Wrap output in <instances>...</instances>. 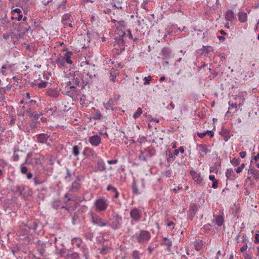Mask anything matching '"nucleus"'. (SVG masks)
<instances>
[{
	"label": "nucleus",
	"instance_id": "nucleus-54",
	"mask_svg": "<svg viewBox=\"0 0 259 259\" xmlns=\"http://www.w3.org/2000/svg\"><path fill=\"white\" fill-rule=\"evenodd\" d=\"M226 176L228 179L231 177V171H230L229 169L226 171Z\"/></svg>",
	"mask_w": 259,
	"mask_h": 259
},
{
	"label": "nucleus",
	"instance_id": "nucleus-62",
	"mask_svg": "<svg viewBox=\"0 0 259 259\" xmlns=\"http://www.w3.org/2000/svg\"><path fill=\"white\" fill-rule=\"evenodd\" d=\"M218 38L219 39V40H225V37H223V36H218Z\"/></svg>",
	"mask_w": 259,
	"mask_h": 259
},
{
	"label": "nucleus",
	"instance_id": "nucleus-50",
	"mask_svg": "<svg viewBox=\"0 0 259 259\" xmlns=\"http://www.w3.org/2000/svg\"><path fill=\"white\" fill-rule=\"evenodd\" d=\"M171 171L169 170L166 171L164 173V176L166 177H169L171 176Z\"/></svg>",
	"mask_w": 259,
	"mask_h": 259
},
{
	"label": "nucleus",
	"instance_id": "nucleus-30",
	"mask_svg": "<svg viewBox=\"0 0 259 259\" xmlns=\"http://www.w3.org/2000/svg\"><path fill=\"white\" fill-rule=\"evenodd\" d=\"M152 77L151 76H148L147 77H145L144 79V84L145 85H148L150 84V81L151 80Z\"/></svg>",
	"mask_w": 259,
	"mask_h": 259
},
{
	"label": "nucleus",
	"instance_id": "nucleus-21",
	"mask_svg": "<svg viewBox=\"0 0 259 259\" xmlns=\"http://www.w3.org/2000/svg\"><path fill=\"white\" fill-rule=\"evenodd\" d=\"M81 243L82 241L80 238H75L72 240V244L78 248L80 247Z\"/></svg>",
	"mask_w": 259,
	"mask_h": 259
},
{
	"label": "nucleus",
	"instance_id": "nucleus-14",
	"mask_svg": "<svg viewBox=\"0 0 259 259\" xmlns=\"http://www.w3.org/2000/svg\"><path fill=\"white\" fill-rule=\"evenodd\" d=\"M38 142L44 144L46 143L49 136L45 134H40L36 136Z\"/></svg>",
	"mask_w": 259,
	"mask_h": 259
},
{
	"label": "nucleus",
	"instance_id": "nucleus-19",
	"mask_svg": "<svg viewBox=\"0 0 259 259\" xmlns=\"http://www.w3.org/2000/svg\"><path fill=\"white\" fill-rule=\"evenodd\" d=\"M247 14L244 12H240L238 14L239 20L243 23L245 22L247 20Z\"/></svg>",
	"mask_w": 259,
	"mask_h": 259
},
{
	"label": "nucleus",
	"instance_id": "nucleus-6",
	"mask_svg": "<svg viewBox=\"0 0 259 259\" xmlns=\"http://www.w3.org/2000/svg\"><path fill=\"white\" fill-rule=\"evenodd\" d=\"M91 220L93 225L99 227H104L107 225L106 221L98 215H92Z\"/></svg>",
	"mask_w": 259,
	"mask_h": 259
},
{
	"label": "nucleus",
	"instance_id": "nucleus-61",
	"mask_svg": "<svg viewBox=\"0 0 259 259\" xmlns=\"http://www.w3.org/2000/svg\"><path fill=\"white\" fill-rule=\"evenodd\" d=\"M254 159L255 161H257L258 159L259 160V153H258L257 155L254 156Z\"/></svg>",
	"mask_w": 259,
	"mask_h": 259
},
{
	"label": "nucleus",
	"instance_id": "nucleus-27",
	"mask_svg": "<svg viewBox=\"0 0 259 259\" xmlns=\"http://www.w3.org/2000/svg\"><path fill=\"white\" fill-rule=\"evenodd\" d=\"M142 113V109L141 108H138L137 111L133 115V117L135 119L138 118Z\"/></svg>",
	"mask_w": 259,
	"mask_h": 259
},
{
	"label": "nucleus",
	"instance_id": "nucleus-13",
	"mask_svg": "<svg viewBox=\"0 0 259 259\" xmlns=\"http://www.w3.org/2000/svg\"><path fill=\"white\" fill-rule=\"evenodd\" d=\"M185 151V149L183 147H180L178 149H175L173 153H171L169 152V156L167 158V161H169L170 160H174L173 157H175L176 156H178L179 153H184Z\"/></svg>",
	"mask_w": 259,
	"mask_h": 259
},
{
	"label": "nucleus",
	"instance_id": "nucleus-45",
	"mask_svg": "<svg viewBox=\"0 0 259 259\" xmlns=\"http://www.w3.org/2000/svg\"><path fill=\"white\" fill-rule=\"evenodd\" d=\"M213 188H217L218 187V181L215 180L212 182V184L211 186Z\"/></svg>",
	"mask_w": 259,
	"mask_h": 259
},
{
	"label": "nucleus",
	"instance_id": "nucleus-49",
	"mask_svg": "<svg viewBox=\"0 0 259 259\" xmlns=\"http://www.w3.org/2000/svg\"><path fill=\"white\" fill-rule=\"evenodd\" d=\"M197 135L200 138H203L206 136L205 132L202 133H198Z\"/></svg>",
	"mask_w": 259,
	"mask_h": 259
},
{
	"label": "nucleus",
	"instance_id": "nucleus-56",
	"mask_svg": "<svg viewBox=\"0 0 259 259\" xmlns=\"http://www.w3.org/2000/svg\"><path fill=\"white\" fill-rule=\"evenodd\" d=\"M147 250L148 251L149 253L150 254V253H151L152 252V251L153 250V248H152L151 246H149L147 248Z\"/></svg>",
	"mask_w": 259,
	"mask_h": 259
},
{
	"label": "nucleus",
	"instance_id": "nucleus-3",
	"mask_svg": "<svg viewBox=\"0 0 259 259\" xmlns=\"http://www.w3.org/2000/svg\"><path fill=\"white\" fill-rule=\"evenodd\" d=\"M108 201L104 197H100L94 202L95 209L98 212L105 211L108 206Z\"/></svg>",
	"mask_w": 259,
	"mask_h": 259
},
{
	"label": "nucleus",
	"instance_id": "nucleus-26",
	"mask_svg": "<svg viewBox=\"0 0 259 259\" xmlns=\"http://www.w3.org/2000/svg\"><path fill=\"white\" fill-rule=\"evenodd\" d=\"M72 153L74 156H77L79 153V148L78 146H74L73 147Z\"/></svg>",
	"mask_w": 259,
	"mask_h": 259
},
{
	"label": "nucleus",
	"instance_id": "nucleus-48",
	"mask_svg": "<svg viewBox=\"0 0 259 259\" xmlns=\"http://www.w3.org/2000/svg\"><path fill=\"white\" fill-rule=\"evenodd\" d=\"M239 155L241 158H244L246 155V152L245 151H242L240 152Z\"/></svg>",
	"mask_w": 259,
	"mask_h": 259
},
{
	"label": "nucleus",
	"instance_id": "nucleus-24",
	"mask_svg": "<svg viewBox=\"0 0 259 259\" xmlns=\"http://www.w3.org/2000/svg\"><path fill=\"white\" fill-rule=\"evenodd\" d=\"M142 254L139 251L134 250L132 253L133 259H141V255Z\"/></svg>",
	"mask_w": 259,
	"mask_h": 259
},
{
	"label": "nucleus",
	"instance_id": "nucleus-8",
	"mask_svg": "<svg viewBox=\"0 0 259 259\" xmlns=\"http://www.w3.org/2000/svg\"><path fill=\"white\" fill-rule=\"evenodd\" d=\"M11 13L12 15L11 16V19L12 20H16L18 21L22 20L23 15L22 14V11L20 9L16 8L13 10Z\"/></svg>",
	"mask_w": 259,
	"mask_h": 259
},
{
	"label": "nucleus",
	"instance_id": "nucleus-1",
	"mask_svg": "<svg viewBox=\"0 0 259 259\" xmlns=\"http://www.w3.org/2000/svg\"><path fill=\"white\" fill-rule=\"evenodd\" d=\"M151 238L150 233L146 230H140L132 236V238L136 242L140 244L147 243Z\"/></svg>",
	"mask_w": 259,
	"mask_h": 259
},
{
	"label": "nucleus",
	"instance_id": "nucleus-31",
	"mask_svg": "<svg viewBox=\"0 0 259 259\" xmlns=\"http://www.w3.org/2000/svg\"><path fill=\"white\" fill-rule=\"evenodd\" d=\"M162 53L166 58L169 57L170 55V51L168 49L164 48L162 50Z\"/></svg>",
	"mask_w": 259,
	"mask_h": 259
},
{
	"label": "nucleus",
	"instance_id": "nucleus-4",
	"mask_svg": "<svg viewBox=\"0 0 259 259\" xmlns=\"http://www.w3.org/2000/svg\"><path fill=\"white\" fill-rule=\"evenodd\" d=\"M122 224V218L118 214H115L113 216L112 221L110 223L109 226L113 229H119Z\"/></svg>",
	"mask_w": 259,
	"mask_h": 259
},
{
	"label": "nucleus",
	"instance_id": "nucleus-15",
	"mask_svg": "<svg viewBox=\"0 0 259 259\" xmlns=\"http://www.w3.org/2000/svg\"><path fill=\"white\" fill-rule=\"evenodd\" d=\"M162 244L167 246V250L170 251V247L172 246V241L167 237H164L162 240Z\"/></svg>",
	"mask_w": 259,
	"mask_h": 259
},
{
	"label": "nucleus",
	"instance_id": "nucleus-57",
	"mask_svg": "<svg viewBox=\"0 0 259 259\" xmlns=\"http://www.w3.org/2000/svg\"><path fill=\"white\" fill-rule=\"evenodd\" d=\"M32 113H33V112H31L30 109H29V110H27L26 111V114L29 116H30L31 114H32Z\"/></svg>",
	"mask_w": 259,
	"mask_h": 259
},
{
	"label": "nucleus",
	"instance_id": "nucleus-32",
	"mask_svg": "<svg viewBox=\"0 0 259 259\" xmlns=\"http://www.w3.org/2000/svg\"><path fill=\"white\" fill-rule=\"evenodd\" d=\"M85 152L86 153L89 154L91 155H94L95 154L94 150L91 148H87L85 150Z\"/></svg>",
	"mask_w": 259,
	"mask_h": 259
},
{
	"label": "nucleus",
	"instance_id": "nucleus-16",
	"mask_svg": "<svg viewBox=\"0 0 259 259\" xmlns=\"http://www.w3.org/2000/svg\"><path fill=\"white\" fill-rule=\"evenodd\" d=\"M235 18L234 12L232 10H228L225 15V18L228 21H232Z\"/></svg>",
	"mask_w": 259,
	"mask_h": 259
},
{
	"label": "nucleus",
	"instance_id": "nucleus-46",
	"mask_svg": "<svg viewBox=\"0 0 259 259\" xmlns=\"http://www.w3.org/2000/svg\"><path fill=\"white\" fill-rule=\"evenodd\" d=\"M34 183L36 185L41 184L42 183V182L41 181L38 180L37 178H34Z\"/></svg>",
	"mask_w": 259,
	"mask_h": 259
},
{
	"label": "nucleus",
	"instance_id": "nucleus-9",
	"mask_svg": "<svg viewBox=\"0 0 259 259\" xmlns=\"http://www.w3.org/2000/svg\"><path fill=\"white\" fill-rule=\"evenodd\" d=\"M89 142L93 146L97 147L101 143V138L100 136L94 135L89 138Z\"/></svg>",
	"mask_w": 259,
	"mask_h": 259
},
{
	"label": "nucleus",
	"instance_id": "nucleus-37",
	"mask_svg": "<svg viewBox=\"0 0 259 259\" xmlns=\"http://www.w3.org/2000/svg\"><path fill=\"white\" fill-rule=\"evenodd\" d=\"M8 66L7 65H4L2 66L1 68V72L3 73V75H6V72L5 71V69L7 68Z\"/></svg>",
	"mask_w": 259,
	"mask_h": 259
},
{
	"label": "nucleus",
	"instance_id": "nucleus-18",
	"mask_svg": "<svg viewBox=\"0 0 259 259\" xmlns=\"http://www.w3.org/2000/svg\"><path fill=\"white\" fill-rule=\"evenodd\" d=\"M107 190L109 191H111V192H112L114 194V198L116 199L118 197L119 193L115 188L112 187L111 185H109V186H108V187L107 188Z\"/></svg>",
	"mask_w": 259,
	"mask_h": 259
},
{
	"label": "nucleus",
	"instance_id": "nucleus-2",
	"mask_svg": "<svg viewBox=\"0 0 259 259\" xmlns=\"http://www.w3.org/2000/svg\"><path fill=\"white\" fill-rule=\"evenodd\" d=\"M72 54V52H67L63 56L60 55L56 60L55 63L57 64L58 66L60 68L65 67V63L71 64L72 61L71 59V57Z\"/></svg>",
	"mask_w": 259,
	"mask_h": 259
},
{
	"label": "nucleus",
	"instance_id": "nucleus-28",
	"mask_svg": "<svg viewBox=\"0 0 259 259\" xmlns=\"http://www.w3.org/2000/svg\"><path fill=\"white\" fill-rule=\"evenodd\" d=\"M48 83L45 81H41L40 82L37 83V87L40 89L45 88L47 87Z\"/></svg>",
	"mask_w": 259,
	"mask_h": 259
},
{
	"label": "nucleus",
	"instance_id": "nucleus-35",
	"mask_svg": "<svg viewBox=\"0 0 259 259\" xmlns=\"http://www.w3.org/2000/svg\"><path fill=\"white\" fill-rule=\"evenodd\" d=\"M40 114L37 113V112H33L32 114H31L30 117H33L35 118V119H38V118L40 117Z\"/></svg>",
	"mask_w": 259,
	"mask_h": 259
},
{
	"label": "nucleus",
	"instance_id": "nucleus-29",
	"mask_svg": "<svg viewBox=\"0 0 259 259\" xmlns=\"http://www.w3.org/2000/svg\"><path fill=\"white\" fill-rule=\"evenodd\" d=\"M251 172L253 175V177L255 179H259V173L258 170L256 169H251Z\"/></svg>",
	"mask_w": 259,
	"mask_h": 259
},
{
	"label": "nucleus",
	"instance_id": "nucleus-5",
	"mask_svg": "<svg viewBox=\"0 0 259 259\" xmlns=\"http://www.w3.org/2000/svg\"><path fill=\"white\" fill-rule=\"evenodd\" d=\"M190 174L196 184L201 186L203 185V179L200 172L191 170L190 171Z\"/></svg>",
	"mask_w": 259,
	"mask_h": 259
},
{
	"label": "nucleus",
	"instance_id": "nucleus-20",
	"mask_svg": "<svg viewBox=\"0 0 259 259\" xmlns=\"http://www.w3.org/2000/svg\"><path fill=\"white\" fill-rule=\"evenodd\" d=\"M209 146H206L204 144H200L199 145V148L200 151H201L204 154H207L208 152H210V150L209 149Z\"/></svg>",
	"mask_w": 259,
	"mask_h": 259
},
{
	"label": "nucleus",
	"instance_id": "nucleus-63",
	"mask_svg": "<svg viewBox=\"0 0 259 259\" xmlns=\"http://www.w3.org/2000/svg\"><path fill=\"white\" fill-rule=\"evenodd\" d=\"M215 170V168L214 167H210V172H214Z\"/></svg>",
	"mask_w": 259,
	"mask_h": 259
},
{
	"label": "nucleus",
	"instance_id": "nucleus-47",
	"mask_svg": "<svg viewBox=\"0 0 259 259\" xmlns=\"http://www.w3.org/2000/svg\"><path fill=\"white\" fill-rule=\"evenodd\" d=\"M9 37H10V35L8 33H4L3 35V38L5 40L9 39Z\"/></svg>",
	"mask_w": 259,
	"mask_h": 259
},
{
	"label": "nucleus",
	"instance_id": "nucleus-12",
	"mask_svg": "<svg viewBox=\"0 0 259 259\" xmlns=\"http://www.w3.org/2000/svg\"><path fill=\"white\" fill-rule=\"evenodd\" d=\"M151 156L152 154L149 149H146L144 151L141 152L139 156V159L142 161H148Z\"/></svg>",
	"mask_w": 259,
	"mask_h": 259
},
{
	"label": "nucleus",
	"instance_id": "nucleus-64",
	"mask_svg": "<svg viewBox=\"0 0 259 259\" xmlns=\"http://www.w3.org/2000/svg\"><path fill=\"white\" fill-rule=\"evenodd\" d=\"M165 77H164V76H161V77L160 78V79H159V81H161H161H164V80H165Z\"/></svg>",
	"mask_w": 259,
	"mask_h": 259
},
{
	"label": "nucleus",
	"instance_id": "nucleus-40",
	"mask_svg": "<svg viewBox=\"0 0 259 259\" xmlns=\"http://www.w3.org/2000/svg\"><path fill=\"white\" fill-rule=\"evenodd\" d=\"M72 82H73V84H74L76 85H78L79 84V82H80L79 79L77 78H74L72 80Z\"/></svg>",
	"mask_w": 259,
	"mask_h": 259
},
{
	"label": "nucleus",
	"instance_id": "nucleus-11",
	"mask_svg": "<svg viewBox=\"0 0 259 259\" xmlns=\"http://www.w3.org/2000/svg\"><path fill=\"white\" fill-rule=\"evenodd\" d=\"M130 216L133 220L138 221L141 218V212L139 209L134 208L131 211Z\"/></svg>",
	"mask_w": 259,
	"mask_h": 259
},
{
	"label": "nucleus",
	"instance_id": "nucleus-39",
	"mask_svg": "<svg viewBox=\"0 0 259 259\" xmlns=\"http://www.w3.org/2000/svg\"><path fill=\"white\" fill-rule=\"evenodd\" d=\"M254 243L255 244L259 243V234L256 233L255 235Z\"/></svg>",
	"mask_w": 259,
	"mask_h": 259
},
{
	"label": "nucleus",
	"instance_id": "nucleus-53",
	"mask_svg": "<svg viewBox=\"0 0 259 259\" xmlns=\"http://www.w3.org/2000/svg\"><path fill=\"white\" fill-rule=\"evenodd\" d=\"M26 176L28 179H30L32 177V174L31 172H28L26 174Z\"/></svg>",
	"mask_w": 259,
	"mask_h": 259
},
{
	"label": "nucleus",
	"instance_id": "nucleus-44",
	"mask_svg": "<svg viewBox=\"0 0 259 259\" xmlns=\"http://www.w3.org/2000/svg\"><path fill=\"white\" fill-rule=\"evenodd\" d=\"M167 226L169 227H171L173 229L175 228V224L172 222H168Z\"/></svg>",
	"mask_w": 259,
	"mask_h": 259
},
{
	"label": "nucleus",
	"instance_id": "nucleus-38",
	"mask_svg": "<svg viewBox=\"0 0 259 259\" xmlns=\"http://www.w3.org/2000/svg\"><path fill=\"white\" fill-rule=\"evenodd\" d=\"M27 170V168L25 166H24L23 165H22L21 168V171L23 174H26Z\"/></svg>",
	"mask_w": 259,
	"mask_h": 259
},
{
	"label": "nucleus",
	"instance_id": "nucleus-58",
	"mask_svg": "<svg viewBox=\"0 0 259 259\" xmlns=\"http://www.w3.org/2000/svg\"><path fill=\"white\" fill-rule=\"evenodd\" d=\"M72 84V82L71 81H68L67 82V84H68V86L70 87V89H73L74 88L73 85H71Z\"/></svg>",
	"mask_w": 259,
	"mask_h": 259
},
{
	"label": "nucleus",
	"instance_id": "nucleus-43",
	"mask_svg": "<svg viewBox=\"0 0 259 259\" xmlns=\"http://www.w3.org/2000/svg\"><path fill=\"white\" fill-rule=\"evenodd\" d=\"M247 248H248L247 245L245 244V245H243L240 248V251L242 252H244L245 251H246L247 250Z\"/></svg>",
	"mask_w": 259,
	"mask_h": 259
},
{
	"label": "nucleus",
	"instance_id": "nucleus-22",
	"mask_svg": "<svg viewBox=\"0 0 259 259\" xmlns=\"http://www.w3.org/2000/svg\"><path fill=\"white\" fill-rule=\"evenodd\" d=\"M70 15L69 14H66L63 15L62 18V22L65 25H67L68 23L70 21Z\"/></svg>",
	"mask_w": 259,
	"mask_h": 259
},
{
	"label": "nucleus",
	"instance_id": "nucleus-36",
	"mask_svg": "<svg viewBox=\"0 0 259 259\" xmlns=\"http://www.w3.org/2000/svg\"><path fill=\"white\" fill-rule=\"evenodd\" d=\"M244 167V164L243 163L241 166L237 167L236 169V171L237 173H240L242 171V169Z\"/></svg>",
	"mask_w": 259,
	"mask_h": 259
},
{
	"label": "nucleus",
	"instance_id": "nucleus-55",
	"mask_svg": "<svg viewBox=\"0 0 259 259\" xmlns=\"http://www.w3.org/2000/svg\"><path fill=\"white\" fill-rule=\"evenodd\" d=\"M182 187H177V188H175L174 189H173V191L175 192V193H177L179 190L180 189H182Z\"/></svg>",
	"mask_w": 259,
	"mask_h": 259
},
{
	"label": "nucleus",
	"instance_id": "nucleus-17",
	"mask_svg": "<svg viewBox=\"0 0 259 259\" xmlns=\"http://www.w3.org/2000/svg\"><path fill=\"white\" fill-rule=\"evenodd\" d=\"M115 101L113 99H110L109 101L104 104V107L107 110H112L113 106L117 105V104H115Z\"/></svg>",
	"mask_w": 259,
	"mask_h": 259
},
{
	"label": "nucleus",
	"instance_id": "nucleus-52",
	"mask_svg": "<svg viewBox=\"0 0 259 259\" xmlns=\"http://www.w3.org/2000/svg\"><path fill=\"white\" fill-rule=\"evenodd\" d=\"M209 179L210 180V181H212V182L213 181H214L215 180H217L215 179V177L214 175H210L209 176Z\"/></svg>",
	"mask_w": 259,
	"mask_h": 259
},
{
	"label": "nucleus",
	"instance_id": "nucleus-34",
	"mask_svg": "<svg viewBox=\"0 0 259 259\" xmlns=\"http://www.w3.org/2000/svg\"><path fill=\"white\" fill-rule=\"evenodd\" d=\"M132 188H133V191L134 193H135L136 194H139V192H138V188L136 185V184L135 183H133Z\"/></svg>",
	"mask_w": 259,
	"mask_h": 259
},
{
	"label": "nucleus",
	"instance_id": "nucleus-33",
	"mask_svg": "<svg viewBox=\"0 0 259 259\" xmlns=\"http://www.w3.org/2000/svg\"><path fill=\"white\" fill-rule=\"evenodd\" d=\"M109 250H110V248H109L108 247L103 246L100 252L101 253L104 254H106L108 251Z\"/></svg>",
	"mask_w": 259,
	"mask_h": 259
},
{
	"label": "nucleus",
	"instance_id": "nucleus-7",
	"mask_svg": "<svg viewBox=\"0 0 259 259\" xmlns=\"http://www.w3.org/2000/svg\"><path fill=\"white\" fill-rule=\"evenodd\" d=\"M87 66L83 69V72L87 75L89 76L90 79L95 76V65L89 64L87 62H85Z\"/></svg>",
	"mask_w": 259,
	"mask_h": 259
},
{
	"label": "nucleus",
	"instance_id": "nucleus-42",
	"mask_svg": "<svg viewBox=\"0 0 259 259\" xmlns=\"http://www.w3.org/2000/svg\"><path fill=\"white\" fill-rule=\"evenodd\" d=\"M229 104L230 105L229 109H231L233 108H236L237 107V105L236 103H234V104L232 103V104H230V102H229Z\"/></svg>",
	"mask_w": 259,
	"mask_h": 259
},
{
	"label": "nucleus",
	"instance_id": "nucleus-25",
	"mask_svg": "<svg viewBox=\"0 0 259 259\" xmlns=\"http://www.w3.org/2000/svg\"><path fill=\"white\" fill-rule=\"evenodd\" d=\"M101 116H102V114H101L100 111L99 110H97L95 112V113L94 114L93 118L95 119L98 120V119H100V118H101Z\"/></svg>",
	"mask_w": 259,
	"mask_h": 259
},
{
	"label": "nucleus",
	"instance_id": "nucleus-10",
	"mask_svg": "<svg viewBox=\"0 0 259 259\" xmlns=\"http://www.w3.org/2000/svg\"><path fill=\"white\" fill-rule=\"evenodd\" d=\"M26 155L23 151L17 150L13 153V158L14 161L22 160V158H25Z\"/></svg>",
	"mask_w": 259,
	"mask_h": 259
},
{
	"label": "nucleus",
	"instance_id": "nucleus-51",
	"mask_svg": "<svg viewBox=\"0 0 259 259\" xmlns=\"http://www.w3.org/2000/svg\"><path fill=\"white\" fill-rule=\"evenodd\" d=\"M127 36L130 39H132L133 38V35H132V32H131V31L128 30L127 31Z\"/></svg>",
	"mask_w": 259,
	"mask_h": 259
},
{
	"label": "nucleus",
	"instance_id": "nucleus-60",
	"mask_svg": "<svg viewBox=\"0 0 259 259\" xmlns=\"http://www.w3.org/2000/svg\"><path fill=\"white\" fill-rule=\"evenodd\" d=\"M116 75H112L111 76V80L112 81H113V82H114L115 81V79H116Z\"/></svg>",
	"mask_w": 259,
	"mask_h": 259
},
{
	"label": "nucleus",
	"instance_id": "nucleus-23",
	"mask_svg": "<svg viewBox=\"0 0 259 259\" xmlns=\"http://www.w3.org/2000/svg\"><path fill=\"white\" fill-rule=\"evenodd\" d=\"M224 222V220L222 216L219 215L215 219V223L218 226H221L223 225Z\"/></svg>",
	"mask_w": 259,
	"mask_h": 259
},
{
	"label": "nucleus",
	"instance_id": "nucleus-59",
	"mask_svg": "<svg viewBox=\"0 0 259 259\" xmlns=\"http://www.w3.org/2000/svg\"><path fill=\"white\" fill-rule=\"evenodd\" d=\"M35 104L36 102L34 100H30L29 102V104H30L31 105H35Z\"/></svg>",
	"mask_w": 259,
	"mask_h": 259
},
{
	"label": "nucleus",
	"instance_id": "nucleus-41",
	"mask_svg": "<svg viewBox=\"0 0 259 259\" xmlns=\"http://www.w3.org/2000/svg\"><path fill=\"white\" fill-rule=\"evenodd\" d=\"M206 135L209 136L210 137H212L214 135V133L212 131H207L205 132Z\"/></svg>",
	"mask_w": 259,
	"mask_h": 259
}]
</instances>
